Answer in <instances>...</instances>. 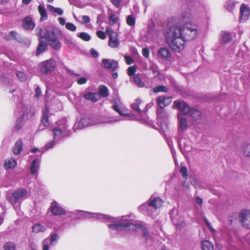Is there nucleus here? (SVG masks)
Listing matches in <instances>:
<instances>
[{
  "label": "nucleus",
  "instance_id": "53",
  "mask_svg": "<svg viewBox=\"0 0 250 250\" xmlns=\"http://www.w3.org/2000/svg\"><path fill=\"white\" fill-rule=\"evenodd\" d=\"M58 142L54 141V139L52 142L48 143L46 146H44L45 150H48L49 148H51L54 146L55 144Z\"/></svg>",
  "mask_w": 250,
  "mask_h": 250
},
{
  "label": "nucleus",
  "instance_id": "12",
  "mask_svg": "<svg viewBox=\"0 0 250 250\" xmlns=\"http://www.w3.org/2000/svg\"><path fill=\"white\" fill-rule=\"evenodd\" d=\"M59 240V236L57 233L50 235L48 238L42 242V248L45 250H49V247L56 244Z\"/></svg>",
  "mask_w": 250,
  "mask_h": 250
},
{
  "label": "nucleus",
  "instance_id": "64",
  "mask_svg": "<svg viewBox=\"0 0 250 250\" xmlns=\"http://www.w3.org/2000/svg\"><path fill=\"white\" fill-rule=\"evenodd\" d=\"M58 21H59V23L62 25H65V20L63 18L60 17L58 18Z\"/></svg>",
  "mask_w": 250,
  "mask_h": 250
},
{
  "label": "nucleus",
  "instance_id": "49",
  "mask_svg": "<svg viewBox=\"0 0 250 250\" xmlns=\"http://www.w3.org/2000/svg\"><path fill=\"white\" fill-rule=\"evenodd\" d=\"M137 69L135 66H129L127 68V74L129 76H134L135 72H136Z\"/></svg>",
  "mask_w": 250,
  "mask_h": 250
},
{
  "label": "nucleus",
  "instance_id": "58",
  "mask_svg": "<svg viewBox=\"0 0 250 250\" xmlns=\"http://www.w3.org/2000/svg\"><path fill=\"white\" fill-rule=\"evenodd\" d=\"M125 62L127 64H131L134 62V60L131 57L125 56Z\"/></svg>",
  "mask_w": 250,
  "mask_h": 250
},
{
  "label": "nucleus",
  "instance_id": "3",
  "mask_svg": "<svg viewBox=\"0 0 250 250\" xmlns=\"http://www.w3.org/2000/svg\"><path fill=\"white\" fill-rule=\"evenodd\" d=\"M123 120L122 118L115 117H94L84 115L80 121L77 123L74 126V131L76 129H81L88 126H91L102 123H113Z\"/></svg>",
  "mask_w": 250,
  "mask_h": 250
},
{
  "label": "nucleus",
  "instance_id": "45",
  "mask_svg": "<svg viewBox=\"0 0 250 250\" xmlns=\"http://www.w3.org/2000/svg\"><path fill=\"white\" fill-rule=\"evenodd\" d=\"M64 42L65 44L69 47H72L74 46V43L72 42L71 38L64 37Z\"/></svg>",
  "mask_w": 250,
  "mask_h": 250
},
{
  "label": "nucleus",
  "instance_id": "29",
  "mask_svg": "<svg viewBox=\"0 0 250 250\" xmlns=\"http://www.w3.org/2000/svg\"><path fill=\"white\" fill-rule=\"evenodd\" d=\"M83 97L88 100H91L93 102H95L98 100L99 96L97 93L88 92L83 95Z\"/></svg>",
  "mask_w": 250,
  "mask_h": 250
},
{
  "label": "nucleus",
  "instance_id": "38",
  "mask_svg": "<svg viewBox=\"0 0 250 250\" xmlns=\"http://www.w3.org/2000/svg\"><path fill=\"white\" fill-rule=\"evenodd\" d=\"M156 36V32L152 29L149 28L146 35V37L147 41L149 42L152 41Z\"/></svg>",
  "mask_w": 250,
  "mask_h": 250
},
{
  "label": "nucleus",
  "instance_id": "16",
  "mask_svg": "<svg viewBox=\"0 0 250 250\" xmlns=\"http://www.w3.org/2000/svg\"><path fill=\"white\" fill-rule=\"evenodd\" d=\"M250 15V9L248 5L242 4L240 9V21L245 22L249 18Z\"/></svg>",
  "mask_w": 250,
  "mask_h": 250
},
{
  "label": "nucleus",
  "instance_id": "39",
  "mask_svg": "<svg viewBox=\"0 0 250 250\" xmlns=\"http://www.w3.org/2000/svg\"><path fill=\"white\" fill-rule=\"evenodd\" d=\"M202 250H213V246L208 241H203L201 243Z\"/></svg>",
  "mask_w": 250,
  "mask_h": 250
},
{
  "label": "nucleus",
  "instance_id": "11",
  "mask_svg": "<svg viewBox=\"0 0 250 250\" xmlns=\"http://www.w3.org/2000/svg\"><path fill=\"white\" fill-rule=\"evenodd\" d=\"M106 32L109 36L108 45L111 48H116L119 45L117 34L114 32L111 28L107 27Z\"/></svg>",
  "mask_w": 250,
  "mask_h": 250
},
{
  "label": "nucleus",
  "instance_id": "23",
  "mask_svg": "<svg viewBox=\"0 0 250 250\" xmlns=\"http://www.w3.org/2000/svg\"><path fill=\"white\" fill-rule=\"evenodd\" d=\"M40 166V161L38 159H35L32 162L30 167V172L32 174L37 176L38 171L39 170Z\"/></svg>",
  "mask_w": 250,
  "mask_h": 250
},
{
  "label": "nucleus",
  "instance_id": "30",
  "mask_svg": "<svg viewBox=\"0 0 250 250\" xmlns=\"http://www.w3.org/2000/svg\"><path fill=\"white\" fill-rule=\"evenodd\" d=\"M232 39L231 34L227 32H222L221 34V41L224 43L229 42Z\"/></svg>",
  "mask_w": 250,
  "mask_h": 250
},
{
  "label": "nucleus",
  "instance_id": "42",
  "mask_svg": "<svg viewBox=\"0 0 250 250\" xmlns=\"http://www.w3.org/2000/svg\"><path fill=\"white\" fill-rule=\"evenodd\" d=\"M77 36L85 42H88L91 39V36L86 32L78 33L77 34Z\"/></svg>",
  "mask_w": 250,
  "mask_h": 250
},
{
  "label": "nucleus",
  "instance_id": "48",
  "mask_svg": "<svg viewBox=\"0 0 250 250\" xmlns=\"http://www.w3.org/2000/svg\"><path fill=\"white\" fill-rule=\"evenodd\" d=\"M65 27L67 30L72 32H75L77 29L76 26L71 22L66 23L65 24Z\"/></svg>",
  "mask_w": 250,
  "mask_h": 250
},
{
  "label": "nucleus",
  "instance_id": "50",
  "mask_svg": "<svg viewBox=\"0 0 250 250\" xmlns=\"http://www.w3.org/2000/svg\"><path fill=\"white\" fill-rule=\"evenodd\" d=\"M118 17L116 16V15L114 14H112L110 15L109 17V21L111 23L113 24L116 23L118 21Z\"/></svg>",
  "mask_w": 250,
  "mask_h": 250
},
{
  "label": "nucleus",
  "instance_id": "18",
  "mask_svg": "<svg viewBox=\"0 0 250 250\" xmlns=\"http://www.w3.org/2000/svg\"><path fill=\"white\" fill-rule=\"evenodd\" d=\"M177 118L178 119V133L180 135L188 127L187 121L180 114L177 115Z\"/></svg>",
  "mask_w": 250,
  "mask_h": 250
},
{
  "label": "nucleus",
  "instance_id": "13",
  "mask_svg": "<svg viewBox=\"0 0 250 250\" xmlns=\"http://www.w3.org/2000/svg\"><path fill=\"white\" fill-rule=\"evenodd\" d=\"M239 218L245 227L250 228V210H242L239 214Z\"/></svg>",
  "mask_w": 250,
  "mask_h": 250
},
{
  "label": "nucleus",
  "instance_id": "35",
  "mask_svg": "<svg viewBox=\"0 0 250 250\" xmlns=\"http://www.w3.org/2000/svg\"><path fill=\"white\" fill-rule=\"evenodd\" d=\"M134 83L139 87H144L145 85V83L142 81L141 77L138 75H134L133 77Z\"/></svg>",
  "mask_w": 250,
  "mask_h": 250
},
{
  "label": "nucleus",
  "instance_id": "62",
  "mask_svg": "<svg viewBox=\"0 0 250 250\" xmlns=\"http://www.w3.org/2000/svg\"><path fill=\"white\" fill-rule=\"evenodd\" d=\"M35 93H36L35 96L37 97H39L41 95V93H42L41 90V88L39 86H37L36 88Z\"/></svg>",
  "mask_w": 250,
  "mask_h": 250
},
{
  "label": "nucleus",
  "instance_id": "57",
  "mask_svg": "<svg viewBox=\"0 0 250 250\" xmlns=\"http://www.w3.org/2000/svg\"><path fill=\"white\" fill-rule=\"evenodd\" d=\"M90 21V18L88 16L84 15L82 17L81 22L83 24H86L89 23Z\"/></svg>",
  "mask_w": 250,
  "mask_h": 250
},
{
  "label": "nucleus",
  "instance_id": "33",
  "mask_svg": "<svg viewBox=\"0 0 250 250\" xmlns=\"http://www.w3.org/2000/svg\"><path fill=\"white\" fill-rule=\"evenodd\" d=\"M38 10L41 16L40 21H43L47 19V15L45 7L41 5L38 6Z\"/></svg>",
  "mask_w": 250,
  "mask_h": 250
},
{
  "label": "nucleus",
  "instance_id": "41",
  "mask_svg": "<svg viewBox=\"0 0 250 250\" xmlns=\"http://www.w3.org/2000/svg\"><path fill=\"white\" fill-rule=\"evenodd\" d=\"M165 100L166 98L163 96H159L157 98L156 102L160 108L163 109L167 105L165 103Z\"/></svg>",
  "mask_w": 250,
  "mask_h": 250
},
{
  "label": "nucleus",
  "instance_id": "59",
  "mask_svg": "<svg viewBox=\"0 0 250 250\" xmlns=\"http://www.w3.org/2000/svg\"><path fill=\"white\" fill-rule=\"evenodd\" d=\"M87 81V79L85 77H82L79 79L77 81V83L79 84H83L85 83Z\"/></svg>",
  "mask_w": 250,
  "mask_h": 250
},
{
  "label": "nucleus",
  "instance_id": "61",
  "mask_svg": "<svg viewBox=\"0 0 250 250\" xmlns=\"http://www.w3.org/2000/svg\"><path fill=\"white\" fill-rule=\"evenodd\" d=\"M151 69L155 76L158 75L160 73L158 68L156 67L151 66Z\"/></svg>",
  "mask_w": 250,
  "mask_h": 250
},
{
  "label": "nucleus",
  "instance_id": "44",
  "mask_svg": "<svg viewBox=\"0 0 250 250\" xmlns=\"http://www.w3.org/2000/svg\"><path fill=\"white\" fill-rule=\"evenodd\" d=\"M3 247L4 250H16L14 243L11 242L5 243Z\"/></svg>",
  "mask_w": 250,
  "mask_h": 250
},
{
  "label": "nucleus",
  "instance_id": "15",
  "mask_svg": "<svg viewBox=\"0 0 250 250\" xmlns=\"http://www.w3.org/2000/svg\"><path fill=\"white\" fill-rule=\"evenodd\" d=\"M179 146L182 152L184 154L192 150V146L189 140L186 139H181L179 141Z\"/></svg>",
  "mask_w": 250,
  "mask_h": 250
},
{
  "label": "nucleus",
  "instance_id": "19",
  "mask_svg": "<svg viewBox=\"0 0 250 250\" xmlns=\"http://www.w3.org/2000/svg\"><path fill=\"white\" fill-rule=\"evenodd\" d=\"M39 30V33L38 34V36L39 38V44L36 50V56H39L40 54L42 53L44 51L46 50L47 49V47L48 44L45 42H43L42 39L43 38H42L41 36L40 35V30Z\"/></svg>",
  "mask_w": 250,
  "mask_h": 250
},
{
  "label": "nucleus",
  "instance_id": "34",
  "mask_svg": "<svg viewBox=\"0 0 250 250\" xmlns=\"http://www.w3.org/2000/svg\"><path fill=\"white\" fill-rule=\"evenodd\" d=\"M242 151L246 156H250V142H246L242 145Z\"/></svg>",
  "mask_w": 250,
  "mask_h": 250
},
{
  "label": "nucleus",
  "instance_id": "40",
  "mask_svg": "<svg viewBox=\"0 0 250 250\" xmlns=\"http://www.w3.org/2000/svg\"><path fill=\"white\" fill-rule=\"evenodd\" d=\"M99 94L103 97H107L108 94V90L104 85H101L99 88Z\"/></svg>",
  "mask_w": 250,
  "mask_h": 250
},
{
  "label": "nucleus",
  "instance_id": "6",
  "mask_svg": "<svg viewBox=\"0 0 250 250\" xmlns=\"http://www.w3.org/2000/svg\"><path fill=\"white\" fill-rule=\"evenodd\" d=\"M173 107L180 110L181 113L187 115L189 114L190 116L195 121L201 118V112L195 108H190V107L184 101H176L174 102Z\"/></svg>",
  "mask_w": 250,
  "mask_h": 250
},
{
  "label": "nucleus",
  "instance_id": "25",
  "mask_svg": "<svg viewBox=\"0 0 250 250\" xmlns=\"http://www.w3.org/2000/svg\"><path fill=\"white\" fill-rule=\"evenodd\" d=\"M239 2L235 0H228L224 5L225 8L229 12H232Z\"/></svg>",
  "mask_w": 250,
  "mask_h": 250
},
{
  "label": "nucleus",
  "instance_id": "14",
  "mask_svg": "<svg viewBox=\"0 0 250 250\" xmlns=\"http://www.w3.org/2000/svg\"><path fill=\"white\" fill-rule=\"evenodd\" d=\"M104 68L114 72L118 68V63L116 61L110 59H103L102 61Z\"/></svg>",
  "mask_w": 250,
  "mask_h": 250
},
{
  "label": "nucleus",
  "instance_id": "37",
  "mask_svg": "<svg viewBox=\"0 0 250 250\" xmlns=\"http://www.w3.org/2000/svg\"><path fill=\"white\" fill-rule=\"evenodd\" d=\"M47 9L51 12L56 13L59 15H62L63 13V10L61 8H55L51 5H47Z\"/></svg>",
  "mask_w": 250,
  "mask_h": 250
},
{
  "label": "nucleus",
  "instance_id": "52",
  "mask_svg": "<svg viewBox=\"0 0 250 250\" xmlns=\"http://www.w3.org/2000/svg\"><path fill=\"white\" fill-rule=\"evenodd\" d=\"M157 114L159 118H164L166 116V113L162 108L157 110Z\"/></svg>",
  "mask_w": 250,
  "mask_h": 250
},
{
  "label": "nucleus",
  "instance_id": "36",
  "mask_svg": "<svg viewBox=\"0 0 250 250\" xmlns=\"http://www.w3.org/2000/svg\"><path fill=\"white\" fill-rule=\"evenodd\" d=\"M45 226L39 223H36L32 227L33 231L35 233L42 232L45 230Z\"/></svg>",
  "mask_w": 250,
  "mask_h": 250
},
{
  "label": "nucleus",
  "instance_id": "60",
  "mask_svg": "<svg viewBox=\"0 0 250 250\" xmlns=\"http://www.w3.org/2000/svg\"><path fill=\"white\" fill-rule=\"evenodd\" d=\"M90 53H91V54L92 55V56L94 57V58H97L98 57V55H99V53L98 52L95 50V49L92 48L90 50Z\"/></svg>",
  "mask_w": 250,
  "mask_h": 250
},
{
  "label": "nucleus",
  "instance_id": "55",
  "mask_svg": "<svg viewBox=\"0 0 250 250\" xmlns=\"http://www.w3.org/2000/svg\"><path fill=\"white\" fill-rule=\"evenodd\" d=\"M112 4L117 8H119L122 2V0H111Z\"/></svg>",
  "mask_w": 250,
  "mask_h": 250
},
{
  "label": "nucleus",
  "instance_id": "24",
  "mask_svg": "<svg viewBox=\"0 0 250 250\" xmlns=\"http://www.w3.org/2000/svg\"><path fill=\"white\" fill-rule=\"evenodd\" d=\"M23 148V144L21 140L17 141L12 148L13 152L15 155H19Z\"/></svg>",
  "mask_w": 250,
  "mask_h": 250
},
{
  "label": "nucleus",
  "instance_id": "21",
  "mask_svg": "<svg viewBox=\"0 0 250 250\" xmlns=\"http://www.w3.org/2000/svg\"><path fill=\"white\" fill-rule=\"evenodd\" d=\"M35 26V23L30 17H26L23 20L22 27L26 30L33 29Z\"/></svg>",
  "mask_w": 250,
  "mask_h": 250
},
{
  "label": "nucleus",
  "instance_id": "56",
  "mask_svg": "<svg viewBox=\"0 0 250 250\" xmlns=\"http://www.w3.org/2000/svg\"><path fill=\"white\" fill-rule=\"evenodd\" d=\"M142 54L146 58H148L149 56V50L147 48H143L142 49Z\"/></svg>",
  "mask_w": 250,
  "mask_h": 250
},
{
  "label": "nucleus",
  "instance_id": "51",
  "mask_svg": "<svg viewBox=\"0 0 250 250\" xmlns=\"http://www.w3.org/2000/svg\"><path fill=\"white\" fill-rule=\"evenodd\" d=\"M180 172L182 175V176L185 179H187L188 177V171L187 168L186 167H182L180 169Z\"/></svg>",
  "mask_w": 250,
  "mask_h": 250
},
{
  "label": "nucleus",
  "instance_id": "22",
  "mask_svg": "<svg viewBox=\"0 0 250 250\" xmlns=\"http://www.w3.org/2000/svg\"><path fill=\"white\" fill-rule=\"evenodd\" d=\"M171 219L174 225L177 229H180L185 226L184 219L182 216L177 214L175 217H171Z\"/></svg>",
  "mask_w": 250,
  "mask_h": 250
},
{
  "label": "nucleus",
  "instance_id": "54",
  "mask_svg": "<svg viewBox=\"0 0 250 250\" xmlns=\"http://www.w3.org/2000/svg\"><path fill=\"white\" fill-rule=\"evenodd\" d=\"M97 36L101 39L104 40L106 38V35L104 32L98 31L96 32Z\"/></svg>",
  "mask_w": 250,
  "mask_h": 250
},
{
  "label": "nucleus",
  "instance_id": "28",
  "mask_svg": "<svg viewBox=\"0 0 250 250\" xmlns=\"http://www.w3.org/2000/svg\"><path fill=\"white\" fill-rule=\"evenodd\" d=\"M48 117L49 109L48 108L46 107L45 110L43 112V114L42 119V124L44 125V127L48 126L49 124Z\"/></svg>",
  "mask_w": 250,
  "mask_h": 250
},
{
  "label": "nucleus",
  "instance_id": "10",
  "mask_svg": "<svg viewBox=\"0 0 250 250\" xmlns=\"http://www.w3.org/2000/svg\"><path fill=\"white\" fill-rule=\"evenodd\" d=\"M27 196V191L24 188H20L14 192L10 198L9 199L11 204H15L20 200H21Z\"/></svg>",
  "mask_w": 250,
  "mask_h": 250
},
{
  "label": "nucleus",
  "instance_id": "46",
  "mask_svg": "<svg viewBox=\"0 0 250 250\" xmlns=\"http://www.w3.org/2000/svg\"><path fill=\"white\" fill-rule=\"evenodd\" d=\"M16 76L21 82H24L27 79L26 75L21 71H18L16 73Z\"/></svg>",
  "mask_w": 250,
  "mask_h": 250
},
{
  "label": "nucleus",
  "instance_id": "32",
  "mask_svg": "<svg viewBox=\"0 0 250 250\" xmlns=\"http://www.w3.org/2000/svg\"><path fill=\"white\" fill-rule=\"evenodd\" d=\"M141 103V101L138 99H136L134 103L131 104V108L136 113L141 115L142 111L139 108V105Z\"/></svg>",
  "mask_w": 250,
  "mask_h": 250
},
{
  "label": "nucleus",
  "instance_id": "31",
  "mask_svg": "<svg viewBox=\"0 0 250 250\" xmlns=\"http://www.w3.org/2000/svg\"><path fill=\"white\" fill-rule=\"evenodd\" d=\"M25 116L26 115L23 114L17 120L15 124V127L17 129L19 130L21 128L25 122Z\"/></svg>",
  "mask_w": 250,
  "mask_h": 250
},
{
  "label": "nucleus",
  "instance_id": "17",
  "mask_svg": "<svg viewBox=\"0 0 250 250\" xmlns=\"http://www.w3.org/2000/svg\"><path fill=\"white\" fill-rule=\"evenodd\" d=\"M50 208L52 213L55 215H61L66 213V211L56 201L52 203Z\"/></svg>",
  "mask_w": 250,
  "mask_h": 250
},
{
  "label": "nucleus",
  "instance_id": "9",
  "mask_svg": "<svg viewBox=\"0 0 250 250\" xmlns=\"http://www.w3.org/2000/svg\"><path fill=\"white\" fill-rule=\"evenodd\" d=\"M56 65V61L51 58L41 63L40 70L42 74H47L54 71Z\"/></svg>",
  "mask_w": 250,
  "mask_h": 250
},
{
  "label": "nucleus",
  "instance_id": "26",
  "mask_svg": "<svg viewBox=\"0 0 250 250\" xmlns=\"http://www.w3.org/2000/svg\"><path fill=\"white\" fill-rule=\"evenodd\" d=\"M112 108L122 116H127L128 115L127 110L125 108L120 106L117 104H114L112 106Z\"/></svg>",
  "mask_w": 250,
  "mask_h": 250
},
{
  "label": "nucleus",
  "instance_id": "20",
  "mask_svg": "<svg viewBox=\"0 0 250 250\" xmlns=\"http://www.w3.org/2000/svg\"><path fill=\"white\" fill-rule=\"evenodd\" d=\"M158 57L169 60L171 57L170 52L168 48L161 47L158 51Z\"/></svg>",
  "mask_w": 250,
  "mask_h": 250
},
{
  "label": "nucleus",
  "instance_id": "47",
  "mask_svg": "<svg viewBox=\"0 0 250 250\" xmlns=\"http://www.w3.org/2000/svg\"><path fill=\"white\" fill-rule=\"evenodd\" d=\"M126 22L128 25L132 26L135 25V20L133 16L130 15L126 18Z\"/></svg>",
  "mask_w": 250,
  "mask_h": 250
},
{
  "label": "nucleus",
  "instance_id": "1",
  "mask_svg": "<svg viewBox=\"0 0 250 250\" xmlns=\"http://www.w3.org/2000/svg\"><path fill=\"white\" fill-rule=\"evenodd\" d=\"M76 217L79 219L95 218L106 219L107 220V225L108 229L112 231L134 230L139 229L142 232L146 245L147 246H150L152 244V236L149 234L146 228L141 223L137 224L130 223L128 216H123L117 218H112L104 214L85 212L83 210L76 211Z\"/></svg>",
  "mask_w": 250,
  "mask_h": 250
},
{
  "label": "nucleus",
  "instance_id": "7",
  "mask_svg": "<svg viewBox=\"0 0 250 250\" xmlns=\"http://www.w3.org/2000/svg\"><path fill=\"white\" fill-rule=\"evenodd\" d=\"M52 131L54 141L56 142L62 140L70 134V131L67 129V125L65 120L59 121L57 126L52 129Z\"/></svg>",
  "mask_w": 250,
  "mask_h": 250
},
{
  "label": "nucleus",
  "instance_id": "5",
  "mask_svg": "<svg viewBox=\"0 0 250 250\" xmlns=\"http://www.w3.org/2000/svg\"><path fill=\"white\" fill-rule=\"evenodd\" d=\"M40 30V35L42 38H44L54 49L58 50L61 47V43L58 41L57 35L60 31L57 28H37Z\"/></svg>",
  "mask_w": 250,
  "mask_h": 250
},
{
  "label": "nucleus",
  "instance_id": "8",
  "mask_svg": "<svg viewBox=\"0 0 250 250\" xmlns=\"http://www.w3.org/2000/svg\"><path fill=\"white\" fill-rule=\"evenodd\" d=\"M163 203V201L159 197H155L154 198L151 197L149 199V203L144 204L141 207V208L145 210L149 215L153 216L154 214L151 212V210L153 209L156 210L160 208Z\"/></svg>",
  "mask_w": 250,
  "mask_h": 250
},
{
  "label": "nucleus",
  "instance_id": "43",
  "mask_svg": "<svg viewBox=\"0 0 250 250\" xmlns=\"http://www.w3.org/2000/svg\"><path fill=\"white\" fill-rule=\"evenodd\" d=\"M153 91L154 93H158L159 92H167L168 88L164 85H158L153 88Z\"/></svg>",
  "mask_w": 250,
  "mask_h": 250
},
{
  "label": "nucleus",
  "instance_id": "4",
  "mask_svg": "<svg viewBox=\"0 0 250 250\" xmlns=\"http://www.w3.org/2000/svg\"><path fill=\"white\" fill-rule=\"evenodd\" d=\"M168 28L165 33L166 43L175 52H180L185 48V42L179 34V31H175L171 27L170 22L168 24Z\"/></svg>",
  "mask_w": 250,
  "mask_h": 250
},
{
  "label": "nucleus",
  "instance_id": "2",
  "mask_svg": "<svg viewBox=\"0 0 250 250\" xmlns=\"http://www.w3.org/2000/svg\"><path fill=\"white\" fill-rule=\"evenodd\" d=\"M191 17V16L189 13H183L179 23V25L182 24V27L177 25H171L175 31H179L181 37L185 42L194 39L199 33L197 25L189 21Z\"/></svg>",
  "mask_w": 250,
  "mask_h": 250
},
{
  "label": "nucleus",
  "instance_id": "27",
  "mask_svg": "<svg viewBox=\"0 0 250 250\" xmlns=\"http://www.w3.org/2000/svg\"><path fill=\"white\" fill-rule=\"evenodd\" d=\"M17 161L15 159L11 158L6 159L4 162V167L5 169L13 168L17 166Z\"/></svg>",
  "mask_w": 250,
  "mask_h": 250
},
{
  "label": "nucleus",
  "instance_id": "63",
  "mask_svg": "<svg viewBox=\"0 0 250 250\" xmlns=\"http://www.w3.org/2000/svg\"><path fill=\"white\" fill-rule=\"evenodd\" d=\"M250 53L249 54H247V53H245L243 55L242 57L245 62H248L249 61L250 59Z\"/></svg>",
  "mask_w": 250,
  "mask_h": 250
}]
</instances>
